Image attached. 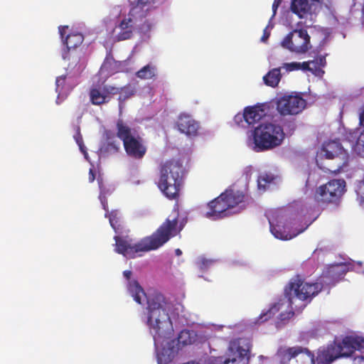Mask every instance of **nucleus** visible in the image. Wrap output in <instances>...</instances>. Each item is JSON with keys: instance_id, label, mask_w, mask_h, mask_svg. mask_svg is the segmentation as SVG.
<instances>
[{"instance_id": "nucleus-10", "label": "nucleus", "mask_w": 364, "mask_h": 364, "mask_svg": "<svg viewBox=\"0 0 364 364\" xmlns=\"http://www.w3.org/2000/svg\"><path fill=\"white\" fill-rule=\"evenodd\" d=\"M250 343L247 340L243 338L233 340L230 342L226 353L227 358H210L206 364H229L230 363L247 364Z\"/></svg>"}, {"instance_id": "nucleus-37", "label": "nucleus", "mask_w": 364, "mask_h": 364, "mask_svg": "<svg viewBox=\"0 0 364 364\" xmlns=\"http://www.w3.org/2000/svg\"><path fill=\"white\" fill-rule=\"evenodd\" d=\"M215 263V260L209 259L205 257H199L196 259V264L197 267L203 271L208 270L211 268Z\"/></svg>"}, {"instance_id": "nucleus-20", "label": "nucleus", "mask_w": 364, "mask_h": 364, "mask_svg": "<svg viewBox=\"0 0 364 364\" xmlns=\"http://www.w3.org/2000/svg\"><path fill=\"white\" fill-rule=\"evenodd\" d=\"M225 194H220L217 198L210 201L203 210V215L213 220L222 218L228 215V205L224 200Z\"/></svg>"}, {"instance_id": "nucleus-18", "label": "nucleus", "mask_w": 364, "mask_h": 364, "mask_svg": "<svg viewBox=\"0 0 364 364\" xmlns=\"http://www.w3.org/2000/svg\"><path fill=\"white\" fill-rule=\"evenodd\" d=\"M349 265L346 263L333 264L328 266L318 279L323 289L333 286L349 270Z\"/></svg>"}, {"instance_id": "nucleus-2", "label": "nucleus", "mask_w": 364, "mask_h": 364, "mask_svg": "<svg viewBox=\"0 0 364 364\" xmlns=\"http://www.w3.org/2000/svg\"><path fill=\"white\" fill-rule=\"evenodd\" d=\"M117 126V136L109 131L105 132L99 149L100 156L117 152L120 148V141H122L128 156L136 159H142L146 152L143 139L122 121H119Z\"/></svg>"}, {"instance_id": "nucleus-23", "label": "nucleus", "mask_w": 364, "mask_h": 364, "mask_svg": "<svg viewBox=\"0 0 364 364\" xmlns=\"http://www.w3.org/2000/svg\"><path fill=\"white\" fill-rule=\"evenodd\" d=\"M119 89L110 85L95 87L90 90V100L94 105H101L109 100L110 95H116Z\"/></svg>"}, {"instance_id": "nucleus-29", "label": "nucleus", "mask_w": 364, "mask_h": 364, "mask_svg": "<svg viewBox=\"0 0 364 364\" xmlns=\"http://www.w3.org/2000/svg\"><path fill=\"white\" fill-rule=\"evenodd\" d=\"M231 329V326H219L213 324L210 326L207 327L204 330L201 331L200 333L206 340H208L213 336H218L217 333L220 331H225L229 333Z\"/></svg>"}, {"instance_id": "nucleus-22", "label": "nucleus", "mask_w": 364, "mask_h": 364, "mask_svg": "<svg viewBox=\"0 0 364 364\" xmlns=\"http://www.w3.org/2000/svg\"><path fill=\"white\" fill-rule=\"evenodd\" d=\"M131 62L129 60L115 61L112 57L107 56L102 65L99 74L102 78L105 79L112 73L117 72H129Z\"/></svg>"}, {"instance_id": "nucleus-12", "label": "nucleus", "mask_w": 364, "mask_h": 364, "mask_svg": "<svg viewBox=\"0 0 364 364\" xmlns=\"http://www.w3.org/2000/svg\"><path fill=\"white\" fill-rule=\"evenodd\" d=\"M275 358L279 364H315L314 354L307 348L299 346L280 347Z\"/></svg>"}, {"instance_id": "nucleus-11", "label": "nucleus", "mask_w": 364, "mask_h": 364, "mask_svg": "<svg viewBox=\"0 0 364 364\" xmlns=\"http://www.w3.org/2000/svg\"><path fill=\"white\" fill-rule=\"evenodd\" d=\"M58 33L64 46L62 51L63 58L72 60L71 64H76L78 62L76 48L84 40L82 33L74 28H70L68 26H60Z\"/></svg>"}, {"instance_id": "nucleus-47", "label": "nucleus", "mask_w": 364, "mask_h": 364, "mask_svg": "<svg viewBox=\"0 0 364 364\" xmlns=\"http://www.w3.org/2000/svg\"><path fill=\"white\" fill-rule=\"evenodd\" d=\"M310 178H311V176H309V178H308V180L306 181V183H307L308 186H310Z\"/></svg>"}, {"instance_id": "nucleus-43", "label": "nucleus", "mask_w": 364, "mask_h": 364, "mask_svg": "<svg viewBox=\"0 0 364 364\" xmlns=\"http://www.w3.org/2000/svg\"><path fill=\"white\" fill-rule=\"evenodd\" d=\"M353 363L354 364H364V355H356L354 358Z\"/></svg>"}, {"instance_id": "nucleus-39", "label": "nucleus", "mask_w": 364, "mask_h": 364, "mask_svg": "<svg viewBox=\"0 0 364 364\" xmlns=\"http://www.w3.org/2000/svg\"><path fill=\"white\" fill-rule=\"evenodd\" d=\"M234 122L241 127H246V117H245V111L244 110L243 113H237L234 117Z\"/></svg>"}, {"instance_id": "nucleus-26", "label": "nucleus", "mask_w": 364, "mask_h": 364, "mask_svg": "<svg viewBox=\"0 0 364 364\" xmlns=\"http://www.w3.org/2000/svg\"><path fill=\"white\" fill-rule=\"evenodd\" d=\"M246 122L248 126H255L259 123L267 115L266 106L264 105H257L245 108Z\"/></svg>"}, {"instance_id": "nucleus-8", "label": "nucleus", "mask_w": 364, "mask_h": 364, "mask_svg": "<svg viewBox=\"0 0 364 364\" xmlns=\"http://www.w3.org/2000/svg\"><path fill=\"white\" fill-rule=\"evenodd\" d=\"M267 218L272 234L277 239L282 240H291L304 232L309 225L299 228V225L296 219L289 218L281 212H269Z\"/></svg>"}, {"instance_id": "nucleus-46", "label": "nucleus", "mask_w": 364, "mask_h": 364, "mask_svg": "<svg viewBox=\"0 0 364 364\" xmlns=\"http://www.w3.org/2000/svg\"><path fill=\"white\" fill-rule=\"evenodd\" d=\"M259 360H263V359H266V360H267V359H268V358L264 357V356H263V355H260V356L259 357Z\"/></svg>"}, {"instance_id": "nucleus-6", "label": "nucleus", "mask_w": 364, "mask_h": 364, "mask_svg": "<svg viewBox=\"0 0 364 364\" xmlns=\"http://www.w3.org/2000/svg\"><path fill=\"white\" fill-rule=\"evenodd\" d=\"M348 155L338 141H329L323 144L317 151L316 162L324 171H340L347 164Z\"/></svg>"}, {"instance_id": "nucleus-27", "label": "nucleus", "mask_w": 364, "mask_h": 364, "mask_svg": "<svg viewBox=\"0 0 364 364\" xmlns=\"http://www.w3.org/2000/svg\"><path fill=\"white\" fill-rule=\"evenodd\" d=\"M346 357L351 355L354 352L364 353V336H348L342 341Z\"/></svg>"}, {"instance_id": "nucleus-28", "label": "nucleus", "mask_w": 364, "mask_h": 364, "mask_svg": "<svg viewBox=\"0 0 364 364\" xmlns=\"http://www.w3.org/2000/svg\"><path fill=\"white\" fill-rule=\"evenodd\" d=\"M303 71H309L316 76L321 77L323 74L322 68L326 65L324 56L320 55L313 60L303 62Z\"/></svg>"}, {"instance_id": "nucleus-21", "label": "nucleus", "mask_w": 364, "mask_h": 364, "mask_svg": "<svg viewBox=\"0 0 364 364\" xmlns=\"http://www.w3.org/2000/svg\"><path fill=\"white\" fill-rule=\"evenodd\" d=\"M322 0H291V11L300 18H306L315 14Z\"/></svg>"}, {"instance_id": "nucleus-5", "label": "nucleus", "mask_w": 364, "mask_h": 364, "mask_svg": "<svg viewBox=\"0 0 364 364\" xmlns=\"http://www.w3.org/2000/svg\"><path fill=\"white\" fill-rule=\"evenodd\" d=\"M184 168L179 159L167 160L160 166L158 187L168 198H175L179 192Z\"/></svg>"}, {"instance_id": "nucleus-4", "label": "nucleus", "mask_w": 364, "mask_h": 364, "mask_svg": "<svg viewBox=\"0 0 364 364\" xmlns=\"http://www.w3.org/2000/svg\"><path fill=\"white\" fill-rule=\"evenodd\" d=\"M140 5L141 3H136L128 13H126L120 6H117L111 10L109 18L114 20V27L110 33L112 41H125L134 36L136 32L139 19L136 15L143 9Z\"/></svg>"}, {"instance_id": "nucleus-19", "label": "nucleus", "mask_w": 364, "mask_h": 364, "mask_svg": "<svg viewBox=\"0 0 364 364\" xmlns=\"http://www.w3.org/2000/svg\"><path fill=\"white\" fill-rule=\"evenodd\" d=\"M346 357L343 342L336 341L326 347L318 349L316 360L318 363L330 364L336 358Z\"/></svg>"}, {"instance_id": "nucleus-38", "label": "nucleus", "mask_w": 364, "mask_h": 364, "mask_svg": "<svg viewBox=\"0 0 364 364\" xmlns=\"http://www.w3.org/2000/svg\"><path fill=\"white\" fill-rule=\"evenodd\" d=\"M64 83H65V77L60 76L56 78V92H58V98L56 100V103H60V97H64L65 95V92L64 91Z\"/></svg>"}, {"instance_id": "nucleus-35", "label": "nucleus", "mask_w": 364, "mask_h": 364, "mask_svg": "<svg viewBox=\"0 0 364 364\" xmlns=\"http://www.w3.org/2000/svg\"><path fill=\"white\" fill-rule=\"evenodd\" d=\"M353 4L350 9L351 15L355 18L362 19L364 15V0H353Z\"/></svg>"}, {"instance_id": "nucleus-36", "label": "nucleus", "mask_w": 364, "mask_h": 364, "mask_svg": "<svg viewBox=\"0 0 364 364\" xmlns=\"http://www.w3.org/2000/svg\"><path fill=\"white\" fill-rule=\"evenodd\" d=\"M304 64L299 62L284 63L279 68L281 69L282 75L288 74L296 70H303Z\"/></svg>"}, {"instance_id": "nucleus-31", "label": "nucleus", "mask_w": 364, "mask_h": 364, "mask_svg": "<svg viewBox=\"0 0 364 364\" xmlns=\"http://www.w3.org/2000/svg\"><path fill=\"white\" fill-rule=\"evenodd\" d=\"M74 139L79 146L80 151L83 154L85 159L88 161L90 163L91 167L90 168L89 171V181L93 182L95 178V173L94 170V166L93 164L90 161L88 154L86 151V148L83 144L82 136H80V133H77L76 135L74 136Z\"/></svg>"}, {"instance_id": "nucleus-34", "label": "nucleus", "mask_w": 364, "mask_h": 364, "mask_svg": "<svg viewBox=\"0 0 364 364\" xmlns=\"http://www.w3.org/2000/svg\"><path fill=\"white\" fill-rule=\"evenodd\" d=\"M156 68L152 64H148L136 73V76L141 79H151L155 76Z\"/></svg>"}, {"instance_id": "nucleus-24", "label": "nucleus", "mask_w": 364, "mask_h": 364, "mask_svg": "<svg viewBox=\"0 0 364 364\" xmlns=\"http://www.w3.org/2000/svg\"><path fill=\"white\" fill-rule=\"evenodd\" d=\"M360 124L364 126V105L359 112ZM348 140L351 142L352 149L358 155L364 157V131L358 136V132H350Z\"/></svg>"}, {"instance_id": "nucleus-30", "label": "nucleus", "mask_w": 364, "mask_h": 364, "mask_svg": "<svg viewBox=\"0 0 364 364\" xmlns=\"http://www.w3.org/2000/svg\"><path fill=\"white\" fill-rule=\"evenodd\" d=\"M282 75L281 69L274 68L263 77V80L267 85L274 87L279 84Z\"/></svg>"}, {"instance_id": "nucleus-33", "label": "nucleus", "mask_w": 364, "mask_h": 364, "mask_svg": "<svg viewBox=\"0 0 364 364\" xmlns=\"http://www.w3.org/2000/svg\"><path fill=\"white\" fill-rule=\"evenodd\" d=\"M274 176L267 172H262L257 178V188L260 191H265L271 183L273 182Z\"/></svg>"}, {"instance_id": "nucleus-13", "label": "nucleus", "mask_w": 364, "mask_h": 364, "mask_svg": "<svg viewBox=\"0 0 364 364\" xmlns=\"http://www.w3.org/2000/svg\"><path fill=\"white\" fill-rule=\"evenodd\" d=\"M310 36L305 29H295L287 34L281 46L296 54H304L311 48Z\"/></svg>"}, {"instance_id": "nucleus-17", "label": "nucleus", "mask_w": 364, "mask_h": 364, "mask_svg": "<svg viewBox=\"0 0 364 364\" xmlns=\"http://www.w3.org/2000/svg\"><path fill=\"white\" fill-rule=\"evenodd\" d=\"M252 173V167H247L243 173L245 178V188L243 190L238 188V185H234L230 188L225 191L223 194H225V198L224 199L225 203L228 205L229 210L241 204L245 199V193L247 191V182L250 180L251 174Z\"/></svg>"}, {"instance_id": "nucleus-14", "label": "nucleus", "mask_w": 364, "mask_h": 364, "mask_svg": "<svg viewBox=\"0 0 364 364\" xmlns=\"http://www.w3.org/2000/svg\"><path fill=\"white\" fill-rule=\"evenodd\" d=\"M346 191V181L343 179H333L321 186L316 192L315 198L318 202L335 203Z\"/></svg>"}, {"instance_id": "nucleus-44", "label": "nucleus", "mask_w": 364, "mask_h": 364, "mask_svg": "<svg viewBox=\"0 0 364 364\" xmlns=\"http://www.w3.org/2000/svg\"><path fill=\"white\" fill-rule=\"evenodd\" d=\"M321 31L323 33L325 38L330 34V30L328 28H322Z\"/></svg>"}, {"instance_id": "nucleus-1", "label": "nucleus", "mask_w": 364, "mask_h": 364, "mask_svg": "<svg viewBox=\"0 0 364 364\" xmlns=\"http://www.w3.org/2000/svg\"><path fill=\"white\" fill-rule=\"evenodd\" d=\"M105 216L109 217L110 225L116 234H118L120 227V213L114 210L112 211L109 215L106 213ZM178 218V213L174 209L154 234L141 239L137 243H133L129 237H121L116 235L114 236L115 251L126 257L134 258L141 256L144 252L158 249L183 229L185 222L183 220L179 223Z\"/></svg>"}, {"instance_id": "nucleus-40", "label": "nucleus", "mask_w": 364, "mask_h": 364, "mask_svg": "<svg viewBox=\"0 0 364 364\" xmlns=\"http://www.w3.org/2000/svg\"><path fill=\"white\" fill-rule=\"evenodd\" d=\"M274 25L272 23V18L269 20L268 25L264 29V33L261 38V41L265 42L270 35V30L272 29Z\"/></svg>"}, {"instance_id": "nucleus-3", "label": "nucleus", "mask_w": 364, "mask_h": 364, "mask_svg": "<svg viewBox=\"0 0 364 364\" xmlns=\"http://www.w3.org/2000/svg\"><path fill=\"white\" fill-rule=\"evenodd\" d=\"M284 139L281 126L273 123H263L247 132L245 144L255 151L262 152L280 146Z\"/></svg>"}, {"instance_id": "nucleus-45", "label": "nucleus", "mask_w": 364, "mask_h": 364, "mask_svg": "<svg viewBox=\"0 0 364 364\" xmlns=\"http://www.w3.org/2000/svg\"><path fill=\"white\" fill-rule=\"evenodd\" d=\"M175 252H176V255L177 256H180V255H181V254H182V252H181V250L180 249H176V250H175Z\"/></svg>"}, {"instance_id": "nucleus-32", "label": "nucleus", "mask_w": 364, "mask_h": 364, "mask_svg": "<svg viewBox=\"0 0 364 364\" xmlns=\"http://www.w3.org/2000/svg\"><path fill=\"white\" fill-rule=\"evenodd\" d=\"M119 91L117 94H119V107H121L122 103L129 99L136 94V88L134 85H129L124 87H117Z\"/></svg>"}, {"instance_id": "nucleus-7", "label": "nucleus", "mask_w": 364, "mask_h": 364, "mask_svg": "<svg viewBox=\"0 0 364 364\" xmlns=\"http://www.w3.org/2000/svg\"><path fill=\"white\" fill-rule=\"evenodd\" d=\"M321 283H309L300 276L292 278L285 289V293L293 300L296 310L303 309L322 289Z\"/></svg>"}, {"instance_id": "nucleus-42", "label": "nucleus", "mask_w": 364, "mask_h": 364, "mask_svg": "<svg viewBox=\"0 0 364 364\" xmlns=\"http://www.w3.org/2000/svg\"><path fill=\"white\" fill-rule=\"evenodd\" d=\"M281 2H282V0H274V3L272 4L273 14H272V16L271 18H272L275 16V14L277 13V10L279 6L280 5Z\"/></svg>"}, {"instance_id": "nucleus-16", "label": "nucleus", "mask_w": 364, "mask_h": 364, "mask_svg": "<svg viewBox=\"0 0 364 364\" xmlns=\"http://www.w3.org/2000/svg\"><path fill=\"white\" fill-rule=\"evenodd\" d=\"M306 107V101L299 95H286L277 102L278 112L283 114H297Z\"/></svg>"}, {"instance_id": "nucleus-25", "label": "nucleus", "mask_w": 364, "mask_h": 364, "mask_svg": "<svg viewBox=\"0 0 364 364\" xmlns=\"http://www.w3.org/2000/svg\"><path fill=\"white\" fill-rule=\"evenodd\" d=\"M178 130L188 136H196L197 134L199 125L191 116L186 114H181L177 121Z\"/></svg>"}, {"instance_id": "nucleus-15", "label": "nucleus", "mask_w": 364, "mask_h": 364, "mask_svg": "<svg viewBox=\"0 0 364 364\" xmlns=\"http://www.w3.org/2000/svg\"><path fill=\"white\" fill-rule=\"evenodd\" d=\"M136 3H141L140 5L143 7L136 16L137 21L136 31L142 36L149 37V33L156 26V21L153 18H147L149 13L155 8V0H138Z\"/></svg>"}, {"instance_id": "nucleus-9", "label": "nucleus", "mask_w": 364, "mask_h": 364, "mask_svg": "<svg viewBox=\"0 0 364 364\" xmlns=\"http://www.w3.org/2000/svg\"><path fill=\"white\" fill-rule=\"evenodd\" d=\"M294 310L293 300L285 294L284 297L272 304L269 309L264 310L256 322L260 323L273 317L276 319L277 328H281L293 317Z\"/></svg>"}, {"instance_id": "nucleus-41", "label": "nucleus", "mask_w": 364, "mask_h": 364, "mask_svg": "<svg viewBox=\"0 0 364 364\" xmlns=\"http://www.w3.org/2000/svg\"><path fill=\"white\" fill-rule=\"evenodd\" d=\"M97 181H98L99 186H100V194L99 198L100 200V202L102 203V205L103 208L106 210H107V202L105 200V196H104L105 195L104 190L102 188V183L100 182L99 178H97Z\"/></svg>"}]
</instances>
